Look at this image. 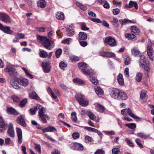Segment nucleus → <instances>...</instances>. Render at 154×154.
<instances>
[{
	"label": "nucleus",
	"mask_w": 154,
	"mask_h": 154,
	"mask_svg": "<svg viewBox=\"0 0 154 154\" xmlns=\"http://www.w3.org/2000/svg\"><path fill=\"white\" fill-rule=\"evenodd\" d=\"M81 28L83 30H86L89 29V28L86 27V24L85 23H82L81 25Z\"/></svg>",
	"instance_id": "58"
},
{
	"label": "nucleus",
	"mask_w": 154,
	"mask_h": 154,
	"mask_svg": "<svg viewBox=\"0 0 154 154\" xmlns=\"http://www.w3.org/2000/svg\"><path fill=\"white\" fill-rule=\"evenodd\" d=\"M29 97L32 99L38 100L40 99L37 93L34 91L30 92L29 94Z\"/></svg>",
	"instance_id": "22"
},
{
	"label": "nucleus",
	"mask_w": 154,
	"mask_h": 154,
	"mask_svg": "<svg viewBox=\"0 0 154 154\" xmlns=\"http://www.w3.org/2000/svg\"><path fill=\"white\" fill-rule=\"evenodd\" d=\"M94 89L97 94L98 95H101L103 94V91L100 87L96 86L94 87Z\"/></svg>",
	"instance_id": "24"
},
{
	"label": "nucleus",
	"mask_w": 154,
	"mask_h": 154,
	"mask_svg": "<svg viewBox=\"0 0 154 154\" xmlns=\"http://www.w3.org/2000/svg\"><path fill=\"white\" fill-rule=\"evenodd\" d=\"M73 81L74 83H76L79 84L84 85L85 83V81H84L78 78L74 79Z\"/></svg>",
	"instance_id": "34"
},
{
	"label": "nucleus",
	"mask_w": 154,
	"mask_h": 154,
	"mask_svg": "<svg viewBox=\"0 0 154 154\" xmlns=\"http://www.w3.org/2000/svg\"><path fill=\"white\" fill-rule=\"evenodd\" d=\"M109 91L110 95L113 98L116 99H117L118 98L120 91L121 90H119L117 88H110Z\"/></svg>",
	"instance_id": "8"
},
{
	"label": "nucleus",
	"mask_w": 154,
	"mask_h": 154,
	"mask_svg": "<svg viewBox=\"0 0 154 154\" xmlns=\"http://www.w3.org/2000/svg\"><path fill=\"white\" fill-rule=\"evenodd\" d=\"M125 125L131 129H134L136 127V125L135 123H127L125 124Z\"/></svg>",
	"instance_id": "37"
},
{
	"label": "nucleus",
	"mask_w": 154,
	"mask_h": 154,
	"mask_svg": "<svg viewBox=\"0 0 154 154\" xmlns=\"http://www.w3.org/2000/svg\"><path fill=\"white\" fill-rule=\"evenodd\" d=\"M2 30L7 34H11L13 32V31L11 30L9 26H4Z\"/></svg>",
	"instance_id": "23"
},
{
	"label": "nucleus",
	"mask_w": 154,
	"mask_h": 154,
	"mask_svg": "<svg viewBox=\"0 0 154 154\" xmlns=\"http://www.w3.org/2000/svg\"><path fill=\"white\" fill-rule=\"evenodd\" d=\"M137 135L139 137L144 139L151 138L149 136L146 135L143 133H138L137 134Z\"/></svg>",
	"instance_id": "28"
},
{
	"label": "nucleus",
	"mask_w": 154,
	"mask_h": 154,
	"mask_svg": "<svg viewBox=\"0 0 154 154\" xmlns=\"http://www.w3.org/2000/svg\"><path fill=\"white\" fill-rule=\"evenodd\" d=\"M68 34L69 36H72L74 33V32L71 26H69L67 28Z\"/></svg>",
	"instance_id": "40"
},
{
	"label": "nucleus",
	"mask_w": 154,
	"mask_h": 154,
	"mask_svg": "<svg viewBox=\"0 0 154 154\" xmlns=\"http://www.w3.org/2000/svg\"><path fill=\"white\" fill-rule=\"evenodd\" d=\"M84 128L88 131H92L94 132H95L96 130V129L95 128L88 127H84Z\"/></svg>",
	"instance_id": "59"
},
{
	"label": "nucleus",
	"mask_w": 154,
	"mask_h": 154,
	"mask_svg": "<svg viewBox=\"0 0 154 154\" xmlns=\"http://www.w3.org/2000/svg\"><path fill=\"white\" fill-rule=\"evenodd\" d=\"M121 114L124 116H127L128 114L129 116L135 119H139L140 118L134 115L129 108L125 109L121 111Z\"/></svg>",
	"instance_id": "5"
},
{
	"label": "nucleus",
	"mask_w": 154,
	"mask_h": 154,
	"mask_svg": "<svg viewBox=\"0 0 154 154\" xmlns=\"http://www.w3.org/2000/svg\"><path fill=\"white\" fill-rule=\"evenodd\" d=\"M11 98L13 101L15 102H18L20 100V98L17 96L15 95L12 96Z\"/></svg>",
	"instance_id": "54"
},
{
	"label": "nucleus",
	"mask_w": 154,
	"mask_h": 154,
	"mask_svg": "<svg viewBox=\"0 0 154 154\" xmlns=\"http://www.w3.org/2000/svg\"><path fill=\"white\" fill-rule=\"evenodd\" d=\"M17 136L18 137V141L20 144H21L23 140L22 132L21 129L19 128H16Z\"/></svg>",
	"instance_id": "13"
},
{
	"label": "nucleus",
	"mask_w": 154,
	"mask_h": 154,
	"mask_svg": "<svg viewBox=\"0 0 154 154\" xmlns=\"http://www.w3.org/2000/svg\"><path fill=\"white\" fill-rule=\"evenodd\" d=\"M39 55L41 57L46 58L47 57L48 53L45 51L42 50L39 52Z\"/></svg>",
	"instance_id": "35"
},
{
	"label": "nucleus",
	"mask_w": 154,
	"mask_h": 154,
	"mask_svg": "<svg viewBox=\"0 0 154 154\" xmlns=\"http://www.w3.org/2000/svg\"><path fill=\"white\" fill-rule=\"evenodd\" d=\"M117 80L119 84L121 86H123L124 85V79L123 75L121 73H119L117 76Z\"/></svg>",
	"instance_id": "18"
},
{
	"label": "nucleus",
	"mask_w": 154,
	"mask_h": 154,
	"mask_svg": "<svg viewBox=\"0 0 154 154\" xmlns=\"http://www.w3.org/2000/svg\"><path fill=\"white\" fill-rule=\"evenodd\" d=\"M115 56V55L114 53L111 52H107L106 53V57H112Z\"/></svg>",
	"instance_id": "60"
},
{
	"label": "nucleus",
	"mask_w": 154,
	"mask_h": 154,
	"mask_svg": "<svg viewBox=\"0 0 154 154\" xmlns=\"http://www.w3.org/2000/svg\"><path fill=\"white\" fill-rule=\"evenodd\" d=\"M75 97L76 100L82 106H85L88 104V101L85 99V97L82 94H77Z\"/></svg>",
	"instance_id": "4"
},
{
	"label": "nucleus",
	"mask_w": 154,
	"mask_h": 154,
	"mask_svg": "<svg viewBox=\"0 0 154 154\" xmlns=\"http://www.w3.org/2000/svg\"><path fill=\"white\" fill-rule=\"evenodd\" d=\"M36 37L38 41V42H42V44L45 42V41L47 40V38L46 37L44 36H42L39 35H37Z\"/></svg>",
	"instance_id": "29"
},
{
	"label": "nucleus",
	"mask_w": 154,
	"mask_h": 154,
	"mask_svg": "<svg viewBox=\"0 0 154 154\" xmlns=\"http://www.w3.org/2000/svg\"><path fill=\"white\" fill-rule=\"evenodd\" d=\"M112 151L113 154H117L119 151V149L117 148H114Z\"/></svg>",
	"instance_id": "64"
},
{
	"label": "nucleus",
	"mask_w": 154,
	"mask_h": 154,
	"mask_svg": "<svg viewBox=\"0 0 154 154\" xmlns=\"http://www.w3.org/2000/svg\"><path fill=\"white\" fill-rule=\"evenodd\" d=\"M142 66L144 69L147 71H148L150 70V67L149 65V63H148L143 65Z\"/></svg>",
	"instance_id": "53"
},
{
	"label": "nucleus",
	"mask_w": 154,
	"mask_h": 154,
	"mask_svg": "<svg viewBox=\"0 0 154 154\" xmlns=\"http://www.w3.org/2000/svg\"><path fill=\"white\" fill-rule=\"evenodd\" d=\"M37 110V107H35L32 108L30 109L29 110L30 115H34Z\"/></svg>",
	"instance_id": "42"
},
{
	"label": "nucleus",
	"mask_w": 154,
	"mask_h": 154,
	"mask_svg": "<svg viewBox=\"0 0 154 154\" xmlns=\"http://www.w3.org/2000/svg\"><path fill=\"white\" fill-rule=\"evenodd\" d=\"M0 20L7 23L11 22V20L6 14L0 13Z\"/></svg>",
	"instance_id": "11"
},
{
	"label": "nucleus",
	"mask_w": 154,
	"mask_h": 154,
	"mask_svg": "<svg viewBox=\"0 0 154 154\" xmlns=\"http://www.w3.org/2000/svg\"><path fill=\"white\" fill-rule=\"evenodd\" d=\"M128 98L127 95L123 91H121L117 100H125Z\"/></svg>",
	"instance_id": "20"
},
{
	"label": "nucleus",
	"mask_w": 154,
	"mask_h": 154,
	"mask_svg": "<svg viewBox=\"0 0 154 154\" xmlns=\"http://www.w3.org/2000/svg\"><path fill=\"white\" fill-rule=\"evenodd\" d=\"M142 74L141 73H137L136 76V81L138 82H139L141 81L142 80Z\"/></svg>",
	"instance_id": "38"
},
{
	"label": "nucleus",
	"mask_w": 154,
	"mask_h": 154,
	"mask_svg": "<svg viewBox=\"0 0 154 154\" xmlns=\"http://www.w3.org/2000/svg\"><path fill=\"white\" fill-rule=\"evenodd\" d=\"M35 146L34 149L35 150L38 152L39 154H41V147L40 144L35 143Z\"/></svg>",
	"instance_id": "41"
},
{
	"label": "nucleus",
	"mask_w": 154,
	"mask_h": 154,
	"mask_svg": "<svg viewBox=\"0 0 154 154\" xmlns=\"http://www.w3.org/2000/svg\"><path fill=\"white\" fill-rule=\"evenodd\" d=\"M119 21L122 24L126 23H131L132 22L131 21L126 19L120 20Z\"/></svg>",
	"instance_id": "48"
},
{
	"label": "nucleus",
	"mask_w": 154,
	"mask_h": 154,
	"mask_svg": "<svg viewBox=\"0 0 154 154\" xmlns=\"http://www.w3.org/2000/svg\"><path fill=\"white\" fill-rule=\"evenodd\" d=\"M72 39L71 38H68L64 39L62 41V43L63 44H69L70 42L72 41Z\"/></svg>",
	"instance_id": "55"
},
{
	"label": "nucleus",
	"mask_w": 154,
	"mask_h": 154,
	"mask_svg": "<svg viewBox=\"0 0 154 154\" xmlns=\"http://www.w3.org/2000/svg\"><path fill=\"white\" fill-rule=\"evenodd\" d=\"M89 118L92 120H94L95 118V116L92 112L89 111L87 112Z\"/></svg>",
	"instance_id": "49"
},
{
	"label": "nucleus",
	"mask_w": 154,
	"mask_h": 154,
	"mask_svg": "<svg viewBox=\"0 0 154 154\" xmlns=\"http://www.w3.org/2000/svg\"><path fill=\"white\" fill-rule=\"evenodd\" d=\"M147 54L150 60L154 61V51L151 45H148L147 47Z\"/></svg>",
	"instance_id": "7"
},
{
	"label": "nucleus",
	"mask_w": 154,
	"mask_h": 154,
	"mask_svg": "<svg viewBox=\"0 0 154 154\" xmlns=\"http://www.w3.org/2000/svg\"><path fill=\"white\" fill-rule=\"evenodd\" d=\"M6 126L4 121L0 116V127L4 128Z\"/></svg>",
	"instance_id": "50"
},
{
	"label": "nucleus",
	"mask_w": 154,
	"mask_h": 154,
	"mask_svg": "<svg viewBox=\"0 0 154 154\" xmlns=\"http://www.w3.org/2000/svg\"><path fill=\"white\" fill-rule=\"evenodd\" d=\"M71 119L73 121L75 122L77 121V118L76 113L75 112H72L71 113Z\"/></svg>",
	"instance_id": "47"
},
{
	"label": "nucleus",
	"mask_w": 154,
	"mask_h": 154,
	"mask_svg": "<svg viewBox=\"0 0 154 154\" xmlns=\"http://www.w3.org/2000/svg\"><path fill=\"white\" fill-rule=\"evenodd\" d=\"M70 59L72 62L78 61L79 60V58L77 56L72 55L70 56Z\"/></svg>",
	"instance_id": "46"
},
{
	"label": "nucleus",
	"mask_w": 154,
	"mask_h": 154,
	"mask_svg": "<svg viewBox=\"0 0 154 154\" xmlns=\"http://www.w3.org/2000/svg\"><path fill=\"white\" fill-rule=\"evenodd\" d=\"M62 52V50L61 49H58L56 51V56L57 58L60 57Z\"/></svg>",
	"instance_id": "51"
},
{
	"label": "nucleus",
	"mask_w": 154,
	"mask_h": 154,
	"mask_svg": "<svg viewBox=\"0 0 154 154\" xmlns=\"http://www.w3.org/2000/svg\"><path fill=\"white\" fill-rule=\"evenodd\" d=\"M125 37L127 38H128L129 40H132L134 39H135L136 38V36L133 34H126L125 35Z\"/></svg>",
	"instance_id": "36"
},
{
	"label": "nucleus",
	"mask_w": 154,
	"mask_h": 154,
	"mask_svg": "<svg viewBox=\"0 0 154 154\" xmlns=\"http://www.w3.org/2000/svg\"><path fill=\"white\" fill-rule=\"evenodd\" d=\"M140 62L142 66L147 63H146V58L145 57L141 56Z\"/></svg>",
	"instance_id": "45"
},
{
	"label": "nucleus",
	"mask_w": 154,
	"mask_h": 154,
	"mask_svg": "<svg viewBox=\"0 0 154 154\" xmlns=\"http://www.w3.org/2000/svg\"><path fill=\"white\" fill-rule=\"evenodd\" d=\"M87 35L84 32H80L79 34V40H85L87 39Z\"/></svg>",
	"instance_id": "21"
},
{
	"label": "nucleus",
	"mask_w": 154,
	"mask_h": 154,
	"mask_svg": "<svg viewBox=\"0 0 154 154\" xmlns=\"http://www.w3.org/2000/svg\"><path fill=\"white\" fill-rule=\"evenodd\" d=\"M42 45L46 48L49 50H52L55 45L54 42L48 38L44 42Z\"/></svg>",
	"instance_id": "10"
},
{
	"label": "nucleus",
	"mask_w": 154,
	"mask_h": 154,
	"mask_svg": "<svg viewBox=\"0 0 154 154\" xmlns=\"http://www.w3.org/2000/svg\"><path fill=\"white\" fill-rule=\"evenodd\" d=\"M46 111V109L44 107H42L39 109L38 111V116L41 119L42 122L45 123H47L46 119L48 120L50 119V117L48 116L45 114V112Z\"/></svg>",
	"instance_id": "3"
},
{
	"label": "nucleus",
	"mask_w": 154,
	"mask_h": 154,
	"mask_svg": "<svg viewBox=\"0 0 154 154\" xmlns=\"http://www.w3.org/2000/svg\"><path fill=\"white\" fill-rule=\"evenodd\" d=\"M131 32L136 34H138L140 32V30L137 27L135 26H131Z\"/></svg>",
	"instance_id": "30"
},
{
	"label": "nucleus",
	"mask_w": 154,
	"mask_h": 154,
	"mask_svg": "<svg viewBox=\"0 0 154 154\" xmlns=\"http://www.w3.org/2000/svg\"><path fill=\"white\" fill-rule=\"evenodd\" d=\"M5 72H8L11 77H14L17 75V72L16 70L12 66H9L4 69Z\"/></svg>",
	"instance_id": "6"
},
{
	"label": "nucleus",
	"mask_w": 154,
	"mask_h": 154,
	"mask_svg": "<svg viewBox=\"0 0 154 154\" xmlns=\"http://www.w3.org/2000/svg\"><path fill=\"white\" fill-rule=\"evenodd\" d=\"M7 134L11 137H13L15 136V132L13 125L11 123H10L9 124L7 130Z\"/></svg>",
	"instance_id": "12"
},
{
	"label": "nucleus",
	"mask_w": 154,
	"mask_h": 154,
	"mask_svg": "<svg viewBox=\"0 0 154 154\" xmlns=\"http://www.w3.org/2000/svg\"><path fill=\"white\" fill-rule=\"evenodd\" d=\"M12 141L9 138H6L5 140V144L6 145H8L11 144Z\"/></svg>",
	"instance_id": "62"
},
{
	"label": "nucleus",
	"mask_w": 154,
	"mask_h": 154,
	"mask_svg": "<svg viewBox=\"0 0 154 154\" xmlns=\"http://www.w3.org/2000/svg\"><path fill=\"white\" fill-rule=\"evenodd\" d=\"M56 17L57 19L61 20H63L65 18L63 14L61 12H57Z\"/></svg>",
	"instance_id": "27"
},
{
	"label": "nucleus",
	"mask_w": 154,
	"mask_h": 154,
	"mask_svg": "<svg viewBox=\"0 0 154 154\" xmlns=\"http://www.w3.org/2000/svg\"><path fill=\"white\" fill-rule=\"evenodd\" d=\"M132 55L134 57H139L141 55V53L137 48H134L131 50Z\"/></svg>",
	"instance_id": "17"
},
{
	"label": "nucleus",
	"mask_w": 154,
	"mask_h": 154,
	"mask_svg": "<svg viewBox=\"0 0 154 154\" xmlns=\"http://www.w3.org/2000/svg\"><path fill=\"white\" fill-rule=\"evenodd\" d=\"M76 4L77 6L80 8L83 11H85L86 10V7L82 4L81 3L79 2H77Z\"/></svg>",
	"instance_id": "43"
},
{
	"label": "nucleus",
	"mask_w": 154,
	"mask_h": 154,
	"mask_svg": "<svg viewBox=\"0 0 154 154\" xmlns=\"http://www.w3.org/2000/svg\"><path fill=\"white\" fill-rule=\"evenodd\" d=\"M17 122L18 124L23 127L26 126V124L24 119V117L22 116H19L17 118Z\"/></svg>",
	"instance_id": "15"
},
{
	"label": "nucleus",
	"mask_w": 154,
	"mask_h": 154,
	"mask_svg": "<svg viewBox=\"0 0 154 154\" xmlns=\"http://www.w3.org/2000/svg\"><path fill=\"white\" fill-rule=\"evenodd\" d=\"M91 81L92 84L95 85H97L98 84V81L94 77H93L91 79Z\"/></svg>",
	"instance_id": "56"
},
{
	"label": "nucleus",
	"mask_w": 154,
	"mask_h": 154,
	"mask_svg": "<svg viewBox=\"0 0 154 154\" xmlns=\"http://www.w3.org/2000/svg\"><path fill=\"white\" fill-rule=\"evenodd\" d=\"M78 66L79 69L81 70L82 72L85 75L91 76L94 74V72L92 70L87 69L88 65L85 63H79Z\"/></svg>",
	"instance_id": "2"
},
{
	"label": "nucleus",
	"mask_w": 154,
	"mask_h": 154,
	"mask_svg": "<svg viewBox=\"0 0 154 154\" xmlns=\"http://www.w3.org/2000/svg\"><path fill=\"white\" fill-rule=\"evenodd\" d=\"M22 69L24 71L26 76L29 77L31 79H32L33 78V75L29 73L26 69L24 67L22 68Z\"/></svg>",
	"instance_id": "44"
},
{
	"label": "nucleus",
	"mask_w": 154,
	"mask_h": 154,
	"mask_svg": "<svg viewBox=\"0 0 154 154\" xmlns=\"http://www.w3.org/2000/svg\"><path fill=\"white\" fill-rule=\"evenodd\" d=\"M10 85L14 88L22 90L23 88L20 85L26 87L28 85L29 81L27 79L23 78H17L11 80L10 82Z\"/></svg>",
	"instance_id": "1"
},
{
	"label": "nucleus",
	"mask_w": 154,
	"mask_h": 154,
	"mask_svg": "<svg viewBox=\"0 0 154 154\" xmlns=\"http://www.w3.org/2000/svg\"><path fill=\"white\" fill-rule=\"evenodd\" d=\"M42 66L45 72L48 73L50 71L51 67L50 64L48 62H42Z\"/></svg>",
	"instance_id": "16"
},
{
	"label": "nucleus",
	"mask_w": 154,
	"mask_h": 154,
	"mask_svg": "<svg viewBox=\"0 0 154 154\" xmlns=\"http://www.w3.org/2000/svg\"><path fill=\"white\" fill-rule=\"evenodd\" d=\"M7 112L8 113L14 115H17L18 114V112L16 110L11 107L8 108Z\"/></svg>",
	"instance_id": "25"
},
{
	"label": "nucleus",
	"mask_w": 154,
	"mask_h": 154,
	"mask_svg": "<svg viewBox=\"0 0 154 154\" xmlns=\"http://www.w3.org/2000/svg\"><path fill=\"white\" fill-rule=\"evenodd\" d=\"M79 134L78 132H74L72 134V137L75 139H76L79 138Z\"/></svg>",
	"instance_id": "63"
},
{
	"label": "nucleus",
	"mask_w": 154,
	"mask_h": 154,
	"mask_svg": "<svg viewBox=\"0 0 154 154\" xmlns=\"http://www.w3.org/2000/svg\"><path fill=\"white\" fill-rule=\"evenodd\" d=\"M147 97L146 94V91L144 90H142L140 92V98L141 100H143Z\"/></svg>",
	"instance_id": "33"
},
{
	"label": "nucleus",
	"mask_w": 154,
	"mask_h": 154,
	"mask_svg": "<svg viewBox=\"0 0 154 154\" xmlns=\"http://www.w3.org/2000/svg\"><path fill=\"white\" fill-rule=\"evenodd\" d=\"M27 102V100L26 99H24L20 102V105L21 107H23Z\"/></svg>",
	"instance_id": "57"
},
{
	"label": "nucleus",
	"mask_w": 154,
	"mask_h": 154,
	"mask_svg": "<svg viewBox=\"0 0 154 154\" xmlns=\"http://www.w3.org/2000/svg\"><path fill=\"white\" fill-rule=\"evenodd\" d=\"M59 66L61 69H64L67 67V64L65 62L62 61L60 63Z\"/></svg>",
	"instance_id": "52"
},
{
	"label": "nucleus",
	"mask_w": 154,
	"mask_h": 154,
	"mask_svg": "<svg viewBox=\"0 0 154 154\" xmlns=\"http://www.w3.org/2000/svg\"><path fill=\"white\" fill-rule=\"evenodd\" d=\"M133 6H134L136 10L138 9L137 4L135 2L130 1L129 4L125 5V7L128 8H131Z\"/></svg>",
	"instance_id": "19"
},
{
	"label": "nucleus",
	"mask_w": 154,
	"mask_h": 154,
	"mask_svg": "<svg viewBox=\"0 0 154 154\" xmlns=\"http://www.w3.org/2000/svg\"><path fill=\"white\" fill-rule=\"evenodd\" d=\"M38 6L41 8H44L47 5V2L45 1H38L37 2Z\"/></svg>",
	"instance_id": "26"
},
{
	"label": "nucleus",
	"mask_w": 154,
	"mask_h": 154,
	"mask_svg": "<svg viewBox=\"0 0 154 154\" xmlns=\"http://www.w3.org/2000/svg\"><path fill=\"white\" fill-rule=\"evenodd\" d=\"M104 42L111 47H114L116 45V41L111 36L107 37L105 39Z\"/></svg>",
	"instance_id": "9"
},
{
	"label": "nucleus",
	"mask_w": 154,
	"mask_h": 154,
	"mask_svg": "<svg viewBox=\"0 0 154 154\" xmlns=\"http://www.w3.org/2000/svg\"><path fill=\"white\" fill-rule=\"evenodd\" d=\"M135 142L141 148H143V146L140 142V141L138 139H136L135 140Z\"/></svg>",
	"instance_id": "61"
},
{
	"label": "nucleus",
	"mask_w": 154,
	"mask_h": 154,
	"mask_svg": "<svg viewBox=\"0 0 154 154\" xmlns=\"http://www.w3.org/2000/svg\"><path fill=\"white\" fill-rule=\"evenodd\" d=\"M71 147L74 150H82L83 149V145L79 143H77L71 144Z\"/></svg>",
	"instance_id": "14"
},
{
	"label": "nucleus",
	"mask_w": 154,
	"mask_h": 154,
	"mask_svg": "<svg viewBox=\"0 0 154 154\" xmlns=\"http://www.w3.org/2000/svg\"><path fill=\"white\" fill-rule=\"evenodd\" d=\"M45 132H54L56 130V129L54 127L49 126L46 128V129H45Z\"/></svg>",
	"instance_id": "32"
},
{
	"label": "nucleus",
	"mask_w": 154,
	"mask_h": 154,
	"mask_svg": "<svg viewBox=\"0 0 154 154\" xmlns=\"http://www.w3.org/2000/svg\"><path fill=\"white\" fill-rule=\"evenodd\" d=\"M95 106L97 111L100 112H104V108L101 105L97 104Z\"/></svg>",
	"instance_id": "31"
},
{
	"label": "nucleus",
	"mask_w": 154,
	"mask_h": 154,
	"mask_svg": "<svg viewBox=\"0 0 154 154\" xmlns=\"http://www.w3.org/2000/svg\"><path fill=\"white\" fill-rule=\"evenodd\" d=\"M85 140L86 143H89L90 142H92L94 141L92 137L88 135H87L85 137Z\"/></svg>",
	"instance_id": "39"
}]
</instances>
